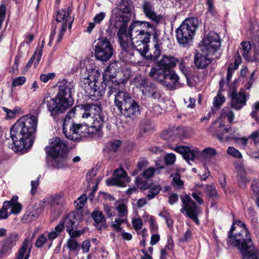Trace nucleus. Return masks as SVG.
<instances>
[{
  "mask_svg": "<svg viewBox=\"0 0 259 259\" xmlns=\"http://www.w3.org/2000/svg\"><path fill=\"white\" fill-rule=\"evenodd\" d=\"M10 135L16 152L28 151L32 145V115L21 117L11 128Z\"/></svg>",
  "mask_w": 259,
  "mask_h": 259,
  "instance_id": "obj_1",
  "label": "nucleus"
},
{
  "mask_svg": "<svg viewBox=\"0 0 259 259\" xmlns=\"http://www.w3.org/2000/svg\"><path fill=\"white\" fill-rule=\"evenodd\" d=\"M235 225L234 222L228 232V246L236 247L242 255L243 259H259V252L254 247L248 230H241L234 235Z\"/></svg>",
  "mask_w": 259,
  "mask_h": 259,
  "instance_id": "obj_2",
  "label": "nucleus"
},
{
  "mask_svg": "<svg viewBox=\"0 0 259 259\" xmlns=\"http://www.w3.org/2000/svg\"><path fill=\"white\" fill-rule=\"evenodd\" d=\"M73 81L63 80L59 85V92L55 99H44L48 110L52 116L64 113L67 108L72 105L73 99L71 94L74 91Z\"/></svg>",
  "mask_w": 259,
  "mask_h": 259,
  "instance_id": "obj_3",
  "label": "nucleus"
},
{
  "mask_svg": "<svg viewBox=\"0 0 259 259\" xmlns=\"http://www.w3.org/2000/svg\"><path fill=\"white\" fill-rule=\"evenodd\" d=\"M198 26L197 19L189 18L185 19L176 31L179 44L185 47L190 46Z\"/></svg>",
  "mask_w": 259,
  "mask_h": 259,
  "instance_id": "obj_4",
  "label": "nucleus"
},
{
  "mask_svg": "<svg viewBox=\"0 0 259 259\" xmlns=\"http://www.w3.org/2000/svg\"><path fill=\"white\" fill-rule=\"evenodd\" d=\"M92 125L89 127L86 124L76 123L71 121V124H65L63 126V133L65 137L69 140L76 141L80 140L82 137H87L90 133H94Z\"/></svg>",
  "mask_w": 259,
  "mask_h": 259,
  "instance_id": "obj_5",
  "label": "nucleus"
},
{
  "mask_svg": "<svg viewBox=\"0 0 259 259\" xmlns=\"http://www.w3.org/2000/svg\"><path fill=\"white\" fill-rule=\"evenodd\" d=\"M120 22L111 21L114 27L118 28L117 36L118 37L120 46L122 48V54L124 56L130 59L133 56V49L127 42L129 35L127 33V26L129 22H124L120 20Z\"/></svg>",
  "mask_w": 259,
  "mask_h": 259,
  "instance_id": "obj_6",
  "label": "nucleus"
},
{
  "mask_svg": "<svg viewBox=\"0 0 259 259\" xmlns=\"http://www.w3.org/2000/svg\"><path fill=\"white\" fill-rule=\"evenodd\" d=\"M137 87L143 96L153 102H159L162 99V93L158 87L147 78H142L138 81Z\"/></svg>",
  "mask_w": 259,
  "mask_h": 259,
  "instance_id": "obj_7",
  "label": "nucleus"
},
{
  "mask_svg": "<svg viewBox=\"0 0 259 259\" xmlns=\"http://www.w3.org/2000/svg\"><path fill=\"white\" fill-rule=\"evenodd\" d=\"M132 7L131 0H121L116 5V7L112 10L110 21L129 22L131 18Z\"/></svg>",
  "mask_w": 259,
  "mask_h": 259,
  "instance_id": "obj_8",
  "label": "nucleus"
},
{
  "mask_svg": "<svg viewBox=\"0 0 259 259\" xmlns=\"http://www.w3.org/2000/svg\"><path fill=\"white\" fill-rule=\"evenodd\" d=\"M94 50L96 58L102 62H106L109 60L114 51L110 40L106 37H102L96 40Z\"/></svg>",
  "mask_w": 259,
  "mask_h": 259,
  "instance_id": "obj_9",
  "label": "nucleus"
},
{
  "mask_svg": "<svg viewBox=\"0 0 259 259\" xmlns=\"http://www.w3.org/2000/svg\"><path fill=\"white\" fill-rule=\"evenodd\" d=\"M80 87L84 91L85 94L93 101L100 100L105 93V89L102 87L100 89L96 83L91 80L89 76L80 81Z\"/></svg>",
  "mask_w": 259,
  "mask_h": 259,
  "instance_id": "obj_10",
  "label": "nucleus"
},
{
  "mask_svg": "<svg viewBox=\"0 0 259 259\" xmlns=\"http://www.w3.org/2000/svg\"><path fill=\"white\" fill-rule=\"evenodd\" d=\"M71 10L68 7L66 10L63 9L58 12L56 20L60 23L61 29L59 32L57 42L60 43L62 39L63 36L66 30L68 25L69 28H71L73 18L70 16Z\"/></svg>",
  "mask_w": 259,
  "mask_h": 259,
  "instance_id": "obj_11",
  "label": "nucleus"
},
{
  "mask_svg": "<svg viewBox=\"0 0 259 259\" xmlns=\"http://www.w3.org/2000/svg\"><path fill=\"white\" fill-rule=\"evenodd\" d=\"M202 44V51L207 55H213L220 49L221 40L218 34L211 32L204 37Z\"/></svg>",
  "mask_w": 259,
  "mask_h": 259,
  "instance_id": "obj_12",
  "label": "nucleus"
},
{
  "mask_svg": "<svg viewBox=\"0 0 259 259\" xmlns=\"http://www.w3.org/2000/svg\"><path fill=\"white\" fill-rule=\"evenodd\" d=\"M114 177L106 180V184L109 186L125 187L130 183L131 178L123 168H117L114 171Z\"/></svg>",
  "mask_w": 259,
  "mask_h": 259,
  "instance_id": "obj_13",
  "label": "nucleus"
},
{
  "mask_svg": "<svg viewBox=\"0 0 259 259\" xmlns=\"http://www.w3.org/2000/svg\"><path fill=\"white\" fill-rule=\"evenodd\" d=\"M182 201V208L180 211L185 214L190 218L195 215H199L201 212V209L196 205V203L192 200L190 196L186 195L181 197Z\"/></svg>",
  "mask_w": 259,
  "mask_h": 259,
  "instance_id": "obj_14",
  "label": "nucleus"
},
{
  "mask_svg": "<svg viewBox=\"0 0 259 259\" xmlns=\"http://www.w3.org/2000/svg\"><path fill=\"white\" fill-rule=\"evenodd\" d=\"M50 144V146L46 148V150L52 158L60 155L62 153H65L67 152L66 144L60 138H52Z\"/></svg>",
  "mask_w": 259,
  "mask_h": 259,
  "instance_id": "obj_15",
  "label": "nucleus"
},
{
  "mask_svg": "<svg viewBox=\"0 0 259 259\" xmlns=\"http://www.w3.org/2000/svg\"><path fill=\"white\" fill-rule=\"evenodd\" d=\"M65 204L64 194L60 193L52 197L50 201V209L52 215L54 218L59 217L64 210Z\"/></svg>",
  "mask_w": 259,
  "mask_h": 259,
  "instance_id": "obj_16",
  "label": "nucleus"
},
{
  "mask_svg": "<svg viewBox=\"0 0 259 259\" xmlns=\"http://www.w3.org/2000/svg\"><path fill=\"white\" fill-rule=\"evenodd\" d=\"M152 47L150 50V53L146 55V58L148 60L155 61L160 56L162 50V42L158 38L156 32L153 33Z\"/></svg>",
  "mask_w": 259,
  "mask_h": 259,
  "instance_id": "obj_17",
  "label": "nucleus"
},
{
  "mask_svg": "<svg viewBox=\"0 0 259 259\" xmlns=\"http://www.w3.org/2000/svg\"><path fill=\"white\" fill-rule=\"evenodd\" d=\"M119 113L126 117L134 119L140 114V106L133 98Z\"/></svg>",
  "mask_w": 259,
  "mask_h": 259,
  "instance_id": "obj_18",
  "label": "nucleus"
},
{
  "mask_svg": "<svg viewBox=\"0 0 259 259\" xmlns=\"http://www.w3.org/2000/svg\"><path fill=\"white\" fill-rule=\"evenodd\" d=\"M145 29H150L154 31V26L152 24L145 21H135L131 24L128 34L129 38L134 35H137L139 32L145 30Z\"/></svg>",
  "mask_w": 259,
  "mask_h": 259,
  "instance_id": "obj_19",
  "label": "nucleus"
},
{
  "mask_svg": "<svg viewBox=\"0 0 259 259\" xmlns=\"http://www.w3.org/2000/svg\"><path fill=\"white\" fill-rule=\"evenodd\" d=\"M18 240L17 234L14 232L9 233L2 244V247L0 248V257L9 254Z\"/></svg>",
  "mask_w": 259,
  "mask_h": 259,
  "instance_id": "obj_20",
  "label": "nucleus"
},
{
  "mask_svg": "<svg viewBox=\"0 0 259 259\" xmlns=\"http://www.w3.org/2000/svg\"><path fill=\"white\" fill-rule=\"evenodd\" d=\"M179 62V60L172 56L164 55L162 58L156 62V66H160L167 72L172 71Z\"/></svg>",
  "mask_w": 259,
  "mask_h": 259,
  "instance_id": "obj_21",
  "label": "nucleus"
},
{
  "mask_svg": "<svg viewBox=\"0 0 259 259\" xmlns=\"http://www.w3.org/2000/svg\"><path fill=\"white\" fill-rule=\"evenodd\" d=\"M104 118L105 117L101 106L96 104L92 117L93 121L92 126L95 128L96 132H99L102 129L104 122Z\"/></svg>",
  "mask_w": 259,
  "mask_h": 259,
  "instance_id": "obj_22",
  "label": "nucleus"
},
{
  "mask_svg": "<svg viewBox=\"0 0 259 259\" xmlns=\"http://www.w3.org/2000/svg\"><path fill=\"white\" fill-rule=\"evenodd\" d=\"M133 98L128 93L118 91L115 94L114 103L119 112Z\"/></svg>",
  "mask_w": 259,
  "mask_h": 259,
  "instance_id": "obj_23",
  "label": "nucleus"
},
{
  "mask_svg": "<svg viewBox=\"0 0 259 259\" xmlns=\"http://www.w3.org/2000/svg\"><path fill=\"white\" fill-rule=\"evenodd\" d=\"M247 98L242 92L237 93L233 91L231 95V107L235 110H239L242 108L245 105Z\"/></svg>",
  "mask_w": 259,
  "mask_h": 259,
  "instance_id": "obj_24",
  "label": "nucleus"
},
{
  "mask_svg": "<svg viewBox=\"0 0 259 259\" xmlns=\"http://www.w3.org/2000/svg\"><path fill=\"white\" fill-rule=\"evenodd\" d=\"M232 130L230 128L224 127V125L218 121H215L209 128V131L217 136L218 139L222 141L224 137L228 138L226 134L230 133Z\"/></svg>",
  "mask_w": 259,
  "mask_h": 259,
  "instance_id": "obj_25",
  "label": "nucleus"
},
{
  "mask_svg": "<svg viewBox=\"0 0 259 259\" xmlns=\"http://www.w3.org/2000/svg\"><path fill=\"white\" fill-rule=\"evenodd\" d=\"M235 169L237 172L236 177L239 187L241 188H245L250 180L246 177V172L243 164L241 163H236Z\"/></svg>",
  "mask_w": 259,
  "mask_h": 259,
  "instance_id": "obj_26",
  "label": "nucleus"
},
{
  "mask_svg": "<svg viewBox=\"0 0 259 259\" xmlns=\"http://www.w3.org/2000/svg\"><path fill=\"white\" fill-rule=\"evenodd\" d=\"M152 67L149 72V75L153 80L158 82L163 85L164 80L166 78L167 72L160 66Z\"/></svg>",
  "mask_w": 259,
  "mask_h": 259,
  "instance_id": "obj_27",
  "label": "nucleus"
},
{
  "mask_svg": "<svg viewBox=\"0 0 259 259\" xmlns=\"http://www.w3.org/2000/svg\"><path fill=\"white\" fill-rule=\"evenodd\" d=\"M163 85L171 90H175L179 84V76L174 70L167 73Z\"/></svg>",
  "mask_w": 259,
  "mask_h": 259,
  "instance_id": "obj_28",
  "label": "nucleus"
},
{
  "mask_svg": "<svg viewBox=\"0 0 259 259\" xmlns=\"http://www.w3.org/2000/svg\"><path fill=\"white\" fill-rule=\"evenodd\" d=\"M143 10L146 17L154 22L158 23L161 17L157 15L154 11V8L150 2H145L143 5Z\"/></svg>",
  "mask_w": 259,
  "mask_h": 259,
  "instance_id": "obj_29",
  "label": "nucleus"
},
{
  "mask_svg": "<svg viewBox=\"0 0 259 259\" xmlns=\"http://www.w3.org/2000/svg\"><path fill=\"white\" fill-rule=\"evenodd\" d=\"M18 197L17 195L14 196L10 201H5L4 202V206L8 209H11L9 213L17 214L22 210V205L18 202Z\"/></svg>",
  "mask_w": 259,
  "mask_h": 259,
  "instance_id": "obj_30",
  "label": "nucleus"
},
{
  "mask_svg": "<svg viewBox=\"0 0 259 259\" xmlns=\"http://www.w3.org/2000/svg\"><path fill=\"white\" fill-rule=\"evenodd\" d=\"M76 223V219L75 212H70L59 224L62 225L63 230L65 227L67 232L71 229L76 228L77 227Z\"/></svg>",
  "mask_w": 259,
  "mask_h": 259,
  "instance_id": "obj_31",
  "label": "nucleus"
},
{
  "mask_svg": "<svg viewBox=\"0 0 259 259\" xmlns=\"http://www.w3.org/2000/svg\"><path fill=\"white\" fill-rule=\"evenodd\" d=\"M96 104L86 103L79 105V115L82 118H88L93 116Z\"/></svg>",
  "mask_w": 259,
  "mask_h": 259,
  "instance_id": "obj_32",
  "label": "nucleus"
},
{
  "mask_svg": "<svg viewBox=\"0 0 259 259\" xmlns=\"http://www.w3.org/2000/svg\"><path fill=\"white\" fill-rule=\"evenodd\" d=\"M115 64L112 63L108 66L103 73V79L105 82L117 80L116 69L115 67Z\"/></svg>",
  "mask_w": 259,
  "mask_h": 259,
  "instance_id": "obj_33",
  "label": "nucleus"
},
{
  "mask_svg": "<svg viewBox=\"0 0 259 259\" xmlns=\"http://www.w3.org/2000/svg\"><path fill=\"white\" fill-rule=\"evenodd\" d=\"M154 32L156 31V29L154 28ZM154 31H152L150 29H147L146 30L141 31L139 32L137 35H134L132 37H130L132 43H133L134 39L136 38L138 42H150V37L152 35L153 36V33Z\"/></svg>",
  "mask_w": 259,
  "mask_h": 259,
  "instance_id": "obj_34",
  "label": "nucleus"
},
{
  "mask_svg": "<svg viewBox=\"0 0 259 259\" xmlns=\"http://www.w3.org/2000/svg\"><path fill=\"white\" fill-rule=\"evenodd\" d=\"M149 42H138L136 39H134L133 43H132V46H131L133 49V55H134V50L139 52L142 56L146 57V54L149 51L148 43Z\"/></svg>",
  "mask_w": 259,
  "mask_h": 259,
  "instance_id": "obj_35",
  "label": "nucleus"
},
{
  "mask_svg": "<svg viewBox=\"0 0 259 259\" xmlns=\"http://www.w3.org/2000/svg\"><path fill=\"white\" fill-rule=\"evenodd\" d=\"M211 62V60L205 56L197 53L194 57V63L198 68H204Z\"/></svg>",
  "mask_w": 259,
  "mask_h": 259,
  "instance_id": "obj_36",
  "label": "nucleus"
},
{
  "mask_svg": "<svg viewBox=\"0 0 259 259\" xmlns=\"http://www.w3.org/2000/svg\"><path fill=\"white\" fill-rule=\"evenodd\" d=\"M54 161V166L57 168H64L67 165V152L62 153L60 155L52 158Z\"/></svg>",
  "mask_w": 259,
  "mask_h": 259,
  "instance_id": "obj_37",
  "label": "nucleus"
},
{
  "mask_svg": "<svg viewBox=\"0 0 259 259\" xmlns=\"http://www.w3.org/2000/svg\"><path fill=\"white\" fill-rule=\"evenodd\" d=\"M107 84L108 85V91L107 94L108 96L111 95L113 93H116L118 91H120L121 83L118 82L117 80L112 81H109L105 82V84Z\"/></svg>",
  "mask_w": 259,
  "mask_h": 259,
  "instance_id": "obj_38",
  "label": "nucleus"
},
{
  "mask_svg": "<svg viewBox=\"0 0 259 259\" xmlns=\"http://www.w3.org/2000/svg\"><path fill=\"white\" fill-rule=\"evenodd\" d=\"M76 112H77L79 115V105L73 107L67 113L64 118L63 126L65 125V123L66 124H71V121H70V120L72 117H74Z\"/></svg>",
  "mask_w": 259,
  "mask_h": 259,
  "instance_id": "obj_39",
  "label": "nucleus"
},
{
  "mask_svg": "<svg viewBox=\"0 0 259 259\" xmlns=\"http://www.w3.org/2000/svg\"><path fill=\"white\" fill-rule=\"evenodd\" d=\"M2 109L3 111L6 113V117L7 119L14 118L17 115L21 113V109L18 107H15L13 110L9 109L5 107H3Z\"/></svg>",
  "mask_w": 259,
  "mask_h": 259,
  "instance_id": "obj_40",
  "label": "nucleus"
},
{
  "mask_svg": "<svg viewBox=\"0 0 259 259\" xmlns=\"http://www.w3.org/2000/svg\"><path fill=\"white\" fill-rule=\"evenodd\" d=\"M121 143L120 140H112L107 143V147L110 151L116 153L120 148Z\"/></svg>",
  "mask_w": 259,
  "mask_h": 259,
  "instance_id": "obj_41",
  "label": "nucleus"
},
{
  "mask_svg": "<svg viewBox=\"0 0 259 259\" xmlns=\"http://www.w3.org/2000/svg\"><path fill=\"white\" fill-rule=\"evenodd\" d=\"M217 154V150L214 148L207 147L201 152V155L205 158H210L215 156Z\"/></svg>",
  "mask_w": 259,
  "mask_h": 259,
  "instance_id": "obj_42",
  "label": "nucleus"
},
{
  "mask_svg": "<svg viewBox=\"0 0 259 259\" xmlns=\"http://www.w3.org/2000/svg\"><path fill=\"white\" fill-rule=\"evenodd\" d=\"M148 189L149 191L147 195V197L149 200H151L159 194V192L161 190V187L160 185H156L152 187L150 186V188Z\"/></svg>",
  "mask_w": 259,
  "mask_h": 259,
  "instance_id": "obj_43",
  "label": "nucleus"
},
{
  "mask_svg": "<svg viewBox=\"0 0 259 259\" xmlns=\"http://www.w3.org/2000/svg\"><path fill=\"white\" fill-rule=\"evenodd\" d=\"M143 177L138 176L136 178L135 183L138 187L140 189L145 190L150 188V184L148 182L143 179Z\"/></svg>",
  "mask_w": 259,
  "mask_h": 259,
  "instance_id": "obj_44",
  "label": "nucleus"
},
{
  "mask_svg": "<svg viewBox=\"0 0 259 259\" xmlns=\"http://www.w3.org/2000/svg\"><path fill=\"white\" fill-rule=\"evenodd\" d=\"M240 50L243 57L247 59L248 58V54L251 49V44L249 41H244L241 43Z\"/></svg>",
  "mask_w": 259,
  "mask_h": 259,
  "instance_id": "obj_45",
  "label": "nucleus"
},
{
  "mask_svg": "<svg viewBox=\"0 0 259 259\" xmlns=\"http://www.w3.org/2000/svg\"><path fill=\"white\" fill-rule=\"evenodd\" d=\"M45 205L46 203L44 201H39L38 203H36L34 206L35 213H33V217H39L42 213Z\"/></svg>",
  "mask_w": 259,
  "mask_h": 259,
  "instance_id": "obj_46",
  "label": "nucleus"
},
{
  "mask_svg": "<svg viewBox=\"0 0 259 259\" xmlns=\"http://www.w3.org/2000/svg\"><path fill=\"white\" fill-rule=\"evenodd\" d=\"M171 185L174 187L181 189L183 188L184 183L180 179V175L178 173L175 174L174 175L172 181L171 182Z\"/></svg>",
  "mask_w": 259,
  "mask_h": 259,
  "instance_id": "obj_47",
  "label": "nucleus"
},
{
  "mask_svg": "<svg viewBox=\"0 0 259 259\" xmlns=\"http://www.w3.org/2000/svg\"><path fill=\"white\" fill-rule=\"evenodd\" d=\"M67 246L71 251H78L80 246L75 238H69L67 243Z\"/></svg>",
  "mask_w": 259,
  "mask_h": 259,
  "instance_id": "obj_48",
  "label": "nucleus"
},
{
  "mask_svg": "<svg viewBox=\"0 0 259 259\" xmlns=\"http://www.w3.org/2000/svg\"><path fill=\"white\" fill-rule=\"evenodd\" d=\"M63 231V226L62 224H58L55 228L54 230L50 232L48 234V237L51 240L56 238L59 234Z\"/></svg>",
  "mask_w": 259,
  "mask_h": 259,
  "instance_id": "obj_49",
  "label": "nucleus"
},
{
  "mask_svg": "<svg viewBox=\"0 0 259 259\" xmlns=\"http://www.w3.org/2000/svg\"><path fill=\"white\" fill-rule=\"evenodd\" d=\"M198 154L199 151L197 150H191L189 148V151L186 152V153L184 155L183 157L187 161V162L189 164H190L189 161L190 160H193L195 156Z\"/></svg>",
  "mask_w": 259,
  "mask_h": 259,
  "instance_id": "obj_50",
  "label": "nucleus"
},
{
  "mask_svg": "<svg viewBox=\"0 0 259 259\" xmlns=\"http://www.w3.org/2000/svg\"><path fill=\"white\" fill-rule=\"evenodd\" d=\"M44 48V41H42L41 45L37 48L33 53V60L36 57L35 64H38L41 58L42 52Z\"/></svg>",
  "mask_w": 259,
  "mask_h": 259,
  "instance_id": "obj_51",
  "label": "nucleus"
},
{
  "mask_svg": "<svg viewBox=\"0 0 259 259\" xmlns=\"http://www.w3.org/2000/svg\"><path fill=\"white\" fill-rule=\"evenodd\" d=\"M28 241L27 239H25L23 242L22 247L20 248L17 256V259H23L25 254L26 252L27 249L28 248Z\"/></svg>",
  "mask_w": 259,
  "mask_h": 259,
  "instance_id": "obj_52",
  "label": "nucleus"
},
{
  "mask_svg": "<svg viewBox=\"0 0 259 259\" xmlns=\"http://www.w3.org/2000/svg\"><path fill=\"white\" fill-rule=\"evenodd\" d=\"M225 101V97L222 94L219 93L213 99V104L215 107L220 108Z\"/></svg>",
  "mask_w": 259,
  "mask_h": 259,
  "instance_id": "obj_53",
  "label": "nucleus"
},
{
  "mask_svg": "<svg viewBox=\"0 0 259 259\" xmlns=\"http://www.w3.org/2000/svg\"><path fill=\"white\" fill-rule=\"evenodd\" d=\"M92 217L95 222L97 224L102 223L104 219L103 213L99 211H95L93 212L92 213Z\"/></svg>",
  "mask_w": 259,
  "mask_h": 259,
  "instance_id": "obj_54",
  "label": "nucleus"
},
{
  "mask_svg": "<svg viewBox=\"0 0 259 259\" xmlns=\"http://www.w3.org/2000/svg\"><path fill=\"white\" fill-rule=\"evenodd\" d=\"M120 218L126 217L127 214L126 206L123 203H120L116 208Z\"/></svg>",
  "mask_w": 259,
  "mask_h": 259,
  "instance_id": "obj_55",
  "label": "nucleus"
},
{
  "mask_svg": "<svg viewBox=\"0 0 259 259\" xmlns=\"http://www.w3.org/2000/svg\"><path fill=\"white\" fill-rule=\"evenodd\" d=\"M155 171V168L153 167H151L145 170L143 172L142 176L145 179H149L152 178L154 176Z\"/></svg>",
  "mask_w": 259,
  "mask_h": 259,
  "instance_id": "obj_56",
  "label": "nucleus"
},
{
  "mask_svg": "<svg viewBox=\"0 0 259 259\" xmlns=\"http://www.w3.org/2000/svg\"><path fill=\"white\" fill-rule=\"evenodd\" d=\"M227 153L229 155H231L234 157L238 158H242V154L241 153L233 147H229L227 150Z\"/></svg>",
  "mask_w": 259,
  "mask_h": 259,
  "instance_id": "obj_57",
  "label": "nucleus"
},
{
  "mask_svg": "<svg viewBox=\"0 0 259 259\" xmlns=\"http://www.w3.org/2000/svg\"><path fill=\"white\" fill-rule=\"evenodd\" d=\"M222 112L227 117L228 120L230 123L233 121L234 119V113L233 111L230 110L229 108L226 107L222 110Z\"/></svg>",
  "mask_w": 259,
  "mask_h": 259,
  "instance_id": "obj_58",
  "label": "nucleus"
},
{
  "mask_svg": "<svg viewBox=\"0 0 259 259\" xmlns=\"http://www.w3.org/2000/svg\"><path fill=\"white\" fill-rule=\"evenodd\" d=\"M205 192L207 195L212 198L217 197V192L215 188L213 186H207Z\"/></svg>",
  "mask_w": 259,
  "mask_h": 259,
  "instance_id": "obj_59",
  "label": "nucleus"
},
{
  "mask_svg": "<svg viewBox=\"0 0 259 259\" xmlns=\"http://www.w3.org/2000/svg\"><path fill=\"white\" fill-rule=\"evenodd\" d=\"M176 156L173 153L166 154L164 157L165 164L167 165L174 164L176 161Z\"/></svg>",
  "mask_w": 259,
  "mask_h": 259,
  "instance_id": "obj_60",
  "label": "nucleus"
},
{
  "mask_svg": "<svg viewBox=\"0 0 259 259\" xmlns=\"http://www.w3.org/2000/svg\"><path fill=\"white\" fill-rule=\"evenodd\" d=\"M206 4L208 7L207 13L212 16H215L217 13L213 6V0H207Z\"/></svg>",
  "mask_w": 259,
  "mask_h": 259,
  "instance_id": "obj_61",
  "label": "nucleus"
},
{
  "mask_svg": "<svg viewBox=\"0 0 259 259\" xmlns=\"http://www.w3.org/2000/svg\"><path fill=\"white\" fill-rule=\"evenodd\" d=\"M133 227L136 231H139L142 227L143 221L141 219L135 218L132 220Z\"/></svg>",
  "mask_w": 259,
  "mask_h": 259,
  "instance_id": "obj_62",
  "label": "nucleus"
},
{
  "mask_svg": "<svg viewBox=\"0 0 259 259\" xmlns=\"http://www.w3.org/2000/svg\"><path fill=\"white\" fill-rule=\"evenodd\" d=\"M26 81L25 77L20 76L15 78L12 82V86L13 87H16L17 86L22 85Z\"/></svg>",
  "mask_w": 259,
  "mask_h": 259,
  "instance_id": "obj_63",
  "label": "nucleus"
},
{
  "mask_svg": "<svg viewBox=\"0 0 259 259\" xmlns=\"http://www.w3.org/2000/svg\"><path fill=\"white\" fill-rule=\"evenodd\" d=\"M251 189L253 195L258 193L259 192V180L254 179L251 183Z\"/></svg>",
  "mask_w": 259,
  "mask_h": 259,
  "instance_id": "obj_64",
  "label": "nucleus"
}]
</instances>
